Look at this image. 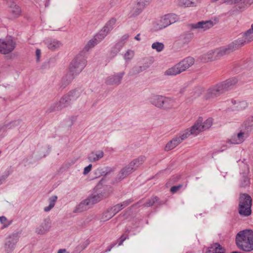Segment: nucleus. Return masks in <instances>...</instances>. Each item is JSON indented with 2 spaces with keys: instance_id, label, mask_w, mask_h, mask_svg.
Wrapping results in <instances>:
<instances>
[{
  "instance_id": "obj_1",
  "label": "nucleus",
  "mask_w": 253,
  "mask_h": 253,
  "mask_svg": "<svg viewBox=\"0 0 253 253\" xmlns=\"http://www.w3.org/2000/svg\"><path fill=\"white\" fill-rule=\"evenodd\" d=\"M237 83L238 80L233 78L213 85L206 91L205 98L207 100L215 98L231 89Z\"/></svg>"
},
{
  "instance_id": "obj_2",
  "label": "nucleus",
  "mask_w": 253,
  "mask_h": 253,
  "mask_svg": "<svg viewBox=\"0 0 253 253\" xmlns=\"http://www.w3.org/2000/svg\"><path fill=\"white\" fill-rule=\"evenodd\" d=\"M194 59L191 57H188L173 67L168 69L165 72L167 76H175L186 71L194 63Z\"/></svg>"
},
{
  "instance_id": "obj_3",
  "label": "nucleus",
  "mask_w": 253,
  "mask_h": 253,
  "mask_svg": "<svg viewBox=\"0 0 253 253\" xmlns=\"http://www.w3.org/2000/svg\"><path fill=\"white\" fill-rule=\"evenodd\" d=\"M252 200L251 196L246 193H241L239 198L238 211L242 216H248L251 214Z\"/></svg>"
},
{
  "instance_id": "obj_4",
  "label": "nucleus",
  "mask_w": 253,
  "mask_h": 253,
  "mask_svg": "<svg viewBox=\"0 0 253 253\" xmlns=\"http://www.w3.org/2000/svg\"><path fill=\"white\" fill-rule=\"evenodd\" d=\"M178 20L177 16L173 13H169L161 16L155 23L156 30H162L172 24L176 22Z\"/></svg>"
},
{
  "instance_id": "obj_5",
  "label": "nucleus",
  "mask_w": 253,
  "mask_h": 253,
  "mask_svg": "<svg viewBox=\"0 0 253 253\" xmlns=\"http://www.w3.org/2000/svg\"><path fill=\"white\" fill-rule=\"evenodd\" d=\"M86 64V61L84 57L82 54H79L71 62L69 70L78 75L84 68Z\"/></svg>"
},
{
  "instance_id": "obj_6",
  "label": "nucleus",
  "mask_w": 253,
  "mask_h": 253,
  "mask_svg": "<svg viewBox=\"0 0 253 253\" xmlns=\"http://www.w3.org/2000/svg\"><path fill=\"white\" fill-rule=\"evenodd\" d=\"M16 42L10 37L0 39V53L7 54L14 50Z\"/></svg>"
},
{
  "instance_id": "obj_7",
  "label": "nucleus",
  "mask_w": 253,
  "mask_h": 253,
  "mask_svg": "<svg viewBox=\"0 0 253 253\" xmlns=\"http://www.w3.org/2000/svg\"><path fill=\"white\" fill-rule=\"evenodd\" d=\"M132 202V200L128 199L124 201L121 204L115 205L113 207L111 208L109 211L104 213L103 216H105V217H103V219L104 220H107L110 219L119 211L129 205Z\"/></svg>"
},
{
  "instance_id": "obj_8",
  "label": "nucleus",
  "mask_w": 253,
  "mask_h": 253,
  "mask_svg": "<svg viewBox=\"0 0 253 253\" xmlns=\"http://www.w3.org/2000/svg\"><path fill=\"white\" fill-rule=\"evenodd\" d=\"M71 104L70 100L66 95H64L60 100L52 104L49 108L50 112L61 110L68 107Z\"/></svg>"
},
{
  "instance_id": "obj_9",
  "label": "nucleus",
  "mask_w": 253,
  "mask_h": 253,
  "mask_svg": "<svg viewBox=\"0 0 253 253\" xmlns=\"http://www.w3.org/2000/svg\"><path fill=\"white\" fill-rule=\"evenodd\" d=\"M236 243L239 249L245 252L253 250V238H236Z\"/></svg>"
},
{
  "instance_id": "obj_10",
  "label": "nucleus",
  "mask_w": 253,
  "mask_h": 253,
  "mask_svg": "<svg viewBox=\"0 0 253 253\" xmlns=\"http://www.w3.org/2000/svg\"><path fill=\"white\" fill-rule=\"evenodd\" d=\"M230 53H231L230 51L228 45H227L217 48L214 51H210L205 55V58H206V56H207L208 61L212 60L216 58L220 57Z\"/></svg>"
},
{
  "instance_id": "obj_11",
  "label": "nucleus",
  "mask_w": 253,
  "mask_h": 253,
  "mask_svg": "<svg viewBox=\"0 0 253 253\" xmlns=\"http://www.w3.org/2000/svg\"><path fill=\"white\" fill-rule=\"evenodd\" d=\"M213 26V22L211 20L201 21L197 23H192L188 25V27L191 30H198L201 31H205Z\"/></svg>"
},
{
  "instance_id": "obj_12",
  "label": "nucleus",
  "mask_w": 253,
  "mask_h": 253,
  "mask_svg": "<svg viewBox=\"0 0 253 253\" xmlns=\"http://www.w3.org/2000/svg\"><path fill=\"white\" fill-rule=\"evenodd\" d=\"M125 72H122L109 76L105 79V83L108 85L118 86L121 84Z\"/></svg>"
},
{
  "instance_id": "obj_13",
  "label": "nucleus",
  "mask_w": 253,
  "mask_h": 253,
  "mask_svg": "<svg viewBox=\"0 0 253 253\" xmlns=\"http://www.w3.org/2000/svg\"><path fill=\"white\" fill-rule=\"evenodd\" d=\"M22 121L21 120H14L8 123H5L0 127V140L4 137L7 129H13L21 126Z\"/></svg>"
},
{
  "instance_id": "obj_14",
  "label": "nucleus",
  "mask_w": 253,
  "mask_h": 253,
  "mask_svg": "<svg viewBox=\"0 0 253 253\" xmlns=\"http://www.w3.org/2000/svg\"><path fill=\"white\" fill-rule=\"evenodd\" d=\"M224 2L228 4L238 3L236 9L242 11L253 3V0H224Z\"/></svg>"
},
{
  "instance_id": "obj_15",
  "label": "nucleus",
  "mask_w": 253,
  "mask_h": 253,
  "mask_svg": "<svg viewBox=\"0 0 253 253\" xmlns=\"http://www.w3.org/2000/svg\"><path fill=\"white\" fill-rule=\"evenodd\" d=\"M175 100L173 98L162 96L159 109L168 110L174 107Z\"/></svg>"
},
{
  "instance_id": "obj_16",
  "label": "nucleus",
  "mask_w": 253,
  "mask_h": 253,
  "mask_svg": "<svg viewBox=\"0 0 253 253\" xmlns=\"http://www.w3.org/2000/svg\"><path fill=\"white\" fill-rule=\"evenodd\" d=\"M230 102L232 104L231 109L233 111H242L248 107V103L245 100H236L232 99Z\"/></svg>"
},
{
  "instance_id": "obj_17",
  "label": "nucleus",
  "mask_w": 253,
  "mask_h": 253,
  "mask_svg": "<svg viewBox=\"0 0 253 253\" xmlns=\"http://www.w3.org/2000/svg\"><path fill=\"white\" fill-rule=\"evenodd\" d=\"M51 226V221L50 218L47 217L43 220L40 225L37 228L36 232L40 235L43 234L46 232H48Z\"/></svg>"
},
{
  "instance_id": "obj_18",
  "label": "nucleus",
  "mask_w": 253,
  "mask_h": 253,
  "mask_svg": "<svg viewBox=\"0 0 253 253\" xmlns=\"http://www.w3.org/2000/svg\"><path fill=\"white\" fill-rule=\"evenodd\" d=\"M44 43L46 47L50 50H58L62 46V43L54 39L47 38L44 41Z\"/></svg>"
},
{
  "instance_id": "obj_19",
  "label": "nucleus",
  "mask_w": 253,
  "mask_h": 253,
  "mask_svg": "<svg viewBox=\"0 0 253 253\" xmlns=\"http://www.w3.org/2000/svg\"><path fill=\"white\" fill-rule=\"evenodd\" d=\"M247 135L245 132H240L236 134L233 135L230 139L227 141L229 144H239L244 141Z\"/></svg>"
},
{
  "instance_id": "obj_20",
  "label": "nucleus",
  "mask_w": 253,
  "mask_h": 253,
  "mask_svg": "<svg viewBox=\"0 0 253 253\" xmlns=\"http://www.w3.org/2000/svg\"><path fill=\"white\" fill-rule=\"evenodd\" d=\"M203 118L199 117L193 126L189 127L192 135L197 136L201 132L204 131L202 126Z\"/></svg>"
},
{
  "instance_id": "obj_21",
  "label": "nucleus",
  "mask_w": 253,
  "mask_h": 253,
  "mask_svg": "<svg viewBox=\"0 0 253 253\" xmlns=\"http://www.w3.org/2000/svg\"><path fill=\"white\" fill-rule=\"evenodd\" d=\"M146 6L141 1L137 0V2L134 3L131 7V15L134 17L137 16L142 12Z\"/></svg>"
},
{
  "instance_id": "obj_22",
  "label": "nucleus",
  "mask_w": 253,
  "mask_h": 253,
  "mask_svg": "<svg viewBox=\"0 0 253 253\" xmlns=\"http://www.w3.org/2000/svg\"><path fill=\"white\" fill-rule=\"evenodd\" d=\"M9 16L11 18H16L18 17L21 13L20 7L14 2H11L8 9Z\"/></svg>"
},
{
  "instance_id": "obj_23",
  "label": "nucleus",
  "mask_w": 253,
  "mask_h": 253,
  "mask_svg": "<svg viewBox=\"0 0 253 253\" xmlns=\"http://www.w3.org/2000/svg\"><path fill=\"white\" fill-rule=\"evenodd\" d=\"M132 169L133 168H131L129 164L125 166L118 172V179L120 180L124 179L134 172Z\"/></svg>"
},
{
  "instance_id": "obj_24",
  "label": "nucleus",
  "mask_w": 253,
  "mask_h": 253,
  "mask_svg": "<svg viewBox=\"0 0 253 253\" xmlns=\"http://www.w3.org/2000/svg\"><path fill=\"white\" fill-rule=\"evenodd\" d=\"M76 76L77 75L75 74L74 73L70 72V71L68 70V71L66 75L62 78L60 83L61 87L63 88L65 87L71 83Z\"/></svg>"
},
{
  "instance_id": "obj_25",
  "label": "nucleus",
  "mask_w": 253,
  "mask_h": 253,
  "mask_svg": "<svg viewBox=\"0 0 253 253\" xmlns=\"http://www.w3.org/2000/svg\"><path fill=\"white\" fill-rule=\"evenodd\" d=\"M103 194L101 193L92 194L89 195L86 199L88 202L90 207L93 205L98 203L101 201L103 198Z\"/></svg>"
},
{
  "instance_id": "obj_26",
  "label": "nucleus",
  "mask_w": 253,
  "mask_h": 253,
  "mask_svg": "<svg viewBox=\"0 0 253 253\" xmlns=\"http://www.w3.org/2000/svg\"><path fill=\"white\" fill-rule=\"evenodd\" d=\"M104 155V152L102 150L94 151L88 155L87 159L90 162H95L102 159Z\"/></svg>"
},
{
  "instance_id": "obj_27",
  "label": "nucleus",
  "mask_w": 253,
  "mask_h": 253,
  "mask_svg": "<svg viewBox=\"0 0 253 253\" xmlns=\"http://www.w3.org/2000/svg\"><path fill=\"white\" fill-rule=\"evenodd\" d=\"M225 249L219 243H213L208 247L206 253H225Z\"/></svg>"
},
{
  "instance_id": "obj_28",
  "label": "nucleus",
  "mask_w": 253,
  "mask_h": 253,
  "mask_svg": "<svg viewBox=\"0 0 253 253\" xmlns=\"http://www.w3.org/2000/svg\"><path fill=\"white\" fill-rule=\"evenodd\" d=\"M245 44L244 41L242 39H238L228 45L230 52L238 50Z\"/></svg>"
},
{
  "instance_id": "obj_29",
  "label": "nucleus",
  "mask_w": 253,
  "mask_h": 253,
  "mask_svg": "<svg viewBox=\"0 0 253 253\" xmlns=\"http://www.w3.org/2000/svg\"><path fill=\"white\" fill-rule=\"evenodd\" d=\"M146 160V158L143 156H140L138 158L133 159L128 164L133 170L135 171Z\"/></svg>"
},
{
  "instance_id": "obj_30",
  "label": "nucleus",
  "mask_w": 253,
  "mask_h": 253,
  "mask_svg": "<svg viewBox=\"0 0 253 253\" xmlns=\"http://www.w3.org/2000/svg\"><path fill=\"white\" fill-rule=\"evenodd\" d=\"M250 178L248 174L247 173L242 174L239 181V187L246 189L250 186Z\"/></svg>"
},
{
  "instance_id": "obj_31",
  "label": "nucleus",
  "mask_w": 253,
  "mask_h": 253,
  "mask_svg": "<svg viewBox=\"0 0 253 253\" xmlns=\"http://www.w3.org/2000/svg\"><path fill=\"white\" fill-rule=\"evenodd\" d=\"M200 1L201 0H179L178 4L184 7H195Z\"/></svg>"
},
{
  "instance_id": "obj_32",
  "label": "nucleus",
  "mask_w": 253,
  "mask_h": 253,
  "mask_svg": "<svg viewBox=\"0 0 253 253\" xmlns=\"http://www.w3.org/2000/svg\"><path fill=\"white\" fill-rule=\"evenodd\" d=\"M243 38L245 44L253 41V23L251 28L243 34Z\"/></svg>"
},
{
  "instance_id": "obj_33",
  "label": "nucleus",
  "mask_w": 253,
  "mask_h": 253,
  "mask_svg": "<svg viewBox=\"0 0 253 253\" xmlns=\"http://www.w3.org/2000/svg\"><path fill=\"white\" fill-rule=\"evenodd\" d=\"M90 208L91 207L90 205L85 199L83 200L80 203L79 205L76 206L74 211L76 212H81L87 210Z\"/></svg>"
},
{
  "instance_id": "obj_34",
  "label": "nucleus",
  "mask_w": 253,
  "mask_h": 253,
  "mask_svg": "<svg viewBox=\"0 0 253 253\" xmlns=\"http://www.w3.org/2000/svg\"><path fill=\"white\" fill-rule=\"evenodd\" d=\"M83 91L81 89H75L69 91L68 93L66 94V95L68 97V98L70 100L71 103L78 98H79L82 94Z\"/></svg>"
},
{
  "instance_id": "obj_35",
  "label": "nucleus",
  "mask_w": 253,
  "mask_h": 253,
  "mask_svg": "<svg viewBox=\"0 0 253 253\" xmlns=\"http://www.w3.org/2000/svg\"><path fill=\"white\" fill-rule=\"evenodd\" d=\"M181 143V142L177 136H176L166 144L165 150L167 151L171 150L174 149Z\"/></svg>"
},
{
  "instance_id": "obj_36",
  "label": "nucleus",
  "mask_w": 253,
  "mask_h": 253,
  "mask_svg": "<svg viewBox=\"0 0 253 253\" xmlns=\"http://www.w3.org/2000/svg\"><path fill=\"white\" fill-rule=\"evenodd\" d=\"M162 96V95L158 94H152L148 99L149 102L151 105L158 108H159V107L160 106Z\"/></svg>"
},
{
  "instance_id": "obj_37",
  "label": "nucleus",
  "mask_w": 253,
  "mask_h": 253,
  "mask_svg": "<svg viewBox=\"0 0 253 253\" xmlns=\"http://www.w3.org/2000/svg\"><path fill=\"white\" fill-rule=\"evenodd\" d=\"M17 242L16 238H9V240L5 243V249L7 252H11L14 248Z\"/></svg>"
},
{
  "instance_id": "obj_38",
  "label": "nucleus",
  "mask_w": 253,
  "mask_h": 253,
  "mask_svg": "<svg viewBox=\"0 0 253 253\" xmlns=\"http://www.w3.org/2000/svg\"><path fill=\"white\" fill-rule=\"evenodd\" d=\"M116 20L115 18H111L110 20H109L104 27L102 28V30H104L106 33L108 34L114 28L115 25L116 24Z\"/></svg>"
},
{
  "instance_id": "obj_39",
  "label": "nucleus",
  "mask_w": 253,
  "mask_h": 253,
  "mask_svg": "<svg viewBox=\"0 0 253 253\" xmlns=\"http://www.w3.org/2000/svg\"><path fill=\"white\" fill-rule=\"evenodd\" d=\"M236 237H253V231L251 229H245L239 232Z\"/></svg>"
},
{
  "instance_id": "obj_40",
  "label": "nucleus",
  "mask_w": 253,
  "mask_h": 253,
  "mask_svg": "<svg viewBox=\"0 0 253 253\" xmlns=\"http://www.w3.org/2000/svg\"><path fill=\"white\" fill-rule=\"evenodd\" d=\"M192 135L189 128H187L179 133L178 135H177L180 141L182 142L184 140L188 138L190 135Z\"/></svg>"
},
{
  "instance_id": "obj_41",
  "label": "nucleus",
  "mask_w": 253,
  "mask_h": 253,
  "mask_svg": "<svg viewBox=\"0 0 253 253\" xmlns=\"http://www.w3.org/2000/svg\"><path fill=\"white\" fill-rule=\"evenodd\" d=\"M107 35L108 34L102 29L98 34H97L94 37V38L98 43L101 41H102Z\"/></svg>"
},
{
  "instance_id": "obj_42",
  "label": "nucleus",
  "mask_w": 253,
  "mask_h": 253,
  "mask_svg": "<svg viewBox=\"0 0 253 253\" xmlns=\"http://www.w3.org/2000/svg\"><path fill=\"white\" fill-rule=\"evenodd\" d=\"M134 52L133 50L128 49L125 53L124 55V59L126 62H128L130 61L134 56Z\"/></svg>"
},
{
  "instance_id": "obj_43",
  "label": "nucleus",
  "mask_w": 253,
  "mask_h": 253,
  "mask_svg": "<svg viewBox=\"0 0 253 253\" xmlns=\"http://www.w3.org/2000/svg\"><path fill=\"white\" fill-rule=\"evenodd\" d=\"M212 125V119L211 118L207 119L206 121L203 122L202 121V126L205 130L208 129Z\"/></svg>"
},
{
  "instance_id": "obj_44",
  "label": "nucleus",
  "mask_w": 253,
  "mask_h": 253,
  "mask_svg": "<svg viewBox=\"0 0 253 253\" xmlns=\"http://www.w3.org/2000/svg\"><path fill=\"white\" fill-rule=\"evenodd\" d=\"M151 47L157 52H161L164 49V45L162 42H155L152 44Z\"/></svg>"
},
{
  "instance_id": "obj_45",
  "label": "nucleus",
  "mask_w": 253,
  "mask_h": 253,
  "mask_svg": "<svg viewBox=\"0 0 253 253\" xmlns=\"http://www.w3.org/2000/svg\"><path fill=\"white\" fill-rule=\"evenodd\" d=\"M192 36L189 34H184L180 37L179 40L184 44L188 43L190 42Z\"/></svg>"
},
{
  "instance_id": "obj_46",
  "label": "nucleus",
  "mask_w": 253,
  "mask_h": 253,
  "mask_svg": "<svg viewBox=\"0 0 253 253\" xmlns=\"http://www.w3.org/2000/svg\"><path fill=\"white\" fill-rule=\"evenodd\" d=\"M98 44L97 42L93 38L88 42L85 45L84 49L88 51L89 49L93 47L95 45Z\"/></svg>"
},
{
  "instance_id": "obj_47",
  "label": "nucleus",
  "mask_w": 253,
  "mask_h": 253,
  "mask_svg": "<svg viewBox=\"0 0 253 253\" xmlns=\"http://www.w3.org/2000/svg\"><path fill=\"white\" fill-rule=\"evenodd\" d=\"M123 46V42H118L113 47L111 51V52L114 53V55H116L117 53L120 51Z\"/></svg>"
},
{
  "instance_id": "obj_48",
  "label": "nucleus",
  "mask_w": 253,
  "mask_h": 253,
  "mask_svg": "<svg viewBox=\"0 0 253 253\" xmlns=\"http://www.w3.org/2000/svg\"><path fill=\"white\" fill-rule=\"evenodd\" d=\"M157 197H152L144 204V206L147 207H151L154 204V203H155L157 201Z\"/></svg>"
},
{
  "instance_id": "obj_49",
  "label": "nucleus",
  "mask_w": 253,
  "mask_h": 253,
  "mask_svg": "<svg viewBox=\"0 0 253 253\" xmlns=\"http://www.w3.org/2000/svg\"><path fill=\"white\" fill-rule=\"evenodd\" d=\"M0 222L4 227H7L11 224V222L9 221L4 216H0Z\"/></svg>"
},
{
  "instance_id": "obj_50",
  "label": "nucleus",
  "mask_w": 253,
  "mask_h": 253,
  "mask_svg": "<svg viewBox=\"0 0 253 253\" xmlns=\"http://www.w3.org/2000/svg\"><path fill=\"white\" fill-rule=\"evenodd\" d=\"M115 169L113 168H111L109 167H107L105 168V170L102 171V174L104 175H107L108 174L113 172L115 171Z\"/></svg>"
},
{
  "instance_id": "obj_51",
  "label": "nucleus",
  "mask_w": 253,
  "mask_h": 253,
  "mask_svg": "<svg viewBox=\"0 0 253 253\" xmlns=\"http://www.w3.org/2000/svg\"><path fill=\"white\" fill-rule=\"evenodd\" d=\"M57 197L56 196H53L50 197L48 199L49 205L54 207L55 203L57 201Z\"/></svg>"
},
{
  "instance_id": "obj_52",
  "label": "nucleus",
  "mask_w": 253,
  "mask_h": 253,
  "mask_svg": "<svg viewBox=\"0 0 253 253\" xmlns=\"http://www.w3.org/2000/svg\"><path fill=\"white\" fill-rule=\"evenodd\" d=\"M182 186L183 185L182 184H179L178 185L172 186L170 188V191L172 193H175L178 191Z\"/></svg>"
},
{
  "instance_id": "obj_53",
  "label": "nucleus",
  "mask_w": 253,
  "mask_h": 253,
  "mask_svg": "<svg viewBox=\"0 0 253 253\" xmlns=\"http://www.w3.org/2000/svg\"><path fill=\"white\" fill-rule=\"evenodd\" d=\"M92 165L89 164L88 166L85 167L84 169L83 173L84 175H86L88 174L91 170L92 168Z\"/></svg>"
},
{
  "instance_id": "obj_54",
  "label": "nucleus",
  "mask_w": 253,
  "mask_h": 253,
  "mask_svg": "<svg viewBox=\"0 0 253 253\" xmlns=\"http://www.w3.org/2000/svg\"><path fill=\"white\" fill-rule=\"evenodd\" d=\"M129 38L128 34H125L123 35L121 38L120 40L118 42H123V45L126 42L127 40Z\"/></svg>"
},
{
  "instance_id": "obj_55",
  "label": "nucleus",
  "mask_w": 253,
  "mask_h": 253,
  "mask_svg": "<svg viewBox=\"0 0 253 253\" xmlns=\"http://www.w3.org/2000/svg\"><path fill=\"white\" fill-rule=\"evenodd\" d=\"M41 55V51L40 49H37L36 50V56L37 62H39L40 60V57Z\"/></svg>"
},
{
  "instance_id": "obj_56",
  "label": "nucleus",
  "mask_w": 253,
  "mask_h": 253,
  "mask_svg": "<svg viewBox=\"0 0 253 253\" xmlns=\"http://www.w3.org/2000/svg\"><path fill=\"white\" fill-rule=\"evenodd\" d=\"M54 207L52 206L51 205H49L48 206L45 207L44 208V211L45 212H48L49 211Z\"/></svg>"
},
{
  "instance_id": "obj_57",
  "label": "nucleus",
  "mask_w": 253,
  "mask_h": 253,
  "mask_svg": "<svg viewBox=\"0 0 253 253\" xmlns=\"http://www.w3.org/2000/svg\"><path fill=\"white\" fill-rule=\"evenodd\" d=\"M227 143L226 144H224L222 145V147L220 149L218 150L217 151V152H223V151H224L225 150H226L227 149V148L228 147V145H227Z\"/></svg>"
},
{
  "instance_id": "obj_58",
  "label": "nucleus",
  "mask_w": 253,
  "mask_h": 253,
  "mask_svg": "<svg viewBox=\"0 0 253 253\" xmlns=\"http://www.w3.org/2000/svg\"><path fill=\"white\" fill-rule=\"evenodd\" d=\"M141 1L143 4H144L146 6L149 5L153 0H139Z\"/></svg>"
},
{
  "instance_id": "obj_59",
  "label": "nucleus",
  "mask_w": 253,
  "mask_h": 253,
  "mask_svg": "<svg viewBox=\"0 0 253 253\" xmlns=\"http://www.w3.org/2000/svg\"><path fill=\"white\" fill-rule=\"evenodd\" d=\"M149 65H147V66H143V67H140V71H142L143 70L146 69L147 68H148L149 67Z\"/></svg>"
},
{
  "instance_id": "obj_60",
  "label": "nucleus",
  "mask_w": 253,
  "mask_h": 253,
  "mask_svg": "<svg viewBox=\"0 0 253 253\" xmlns=\"http://www.w3.org/2000/svg\"><path fill=\"white\" fill-rule=\"evenodd\" d=\"M66 250L65 249H60L58 250L57 253H65Z\"/></svg>"
},
{
  "instance_id": "obj_61",
  "label": "nucleus",
  "mask_w": 253,
  "mask_h": 253,
  "mask_svg": "<svg viewBox=\"0 0 253 253\" xmlns=\"http://www.w3.org/2000/svg\"><path fill=\"white\" fill-rule=\"evenodd\" d=\"M140 34H137L135 37H134V39L137 40V41H140Z\"/></svg>"
},
{
  "instance_id": "obj_62",
  "label": "nucleus",
  "mask_w": 253,
  "mask_h": 253,
  "mask_svg": "<svg viewBox=\"0 0 253 253\" xmlns=\"http://www.w3.org/2000/svg\"><path fill=\"white\" fill-rule=\"evenodd\" d=\"M115 246V244H113L111 246L110 248L106 250V252H109L111 251V249Z\"/></svg>"
},
{
  "instance_id": "obj_63",
  "label": "nucleus",
  "mask_w": 253,
  "mask_h": 253,
  "mask_svg": "<svg viewBox=\"0 0 253 253\" xmlns=\"http://www.w3.org/2000/svg\"><path fill=\"white\" fill-rule=\"evenodd\" d=\"M124 240H125V239H124V240H123L119 242V244H118V246H121V245H122V244H123V242H124Z\"/></svg>"
},
{
  "instance_id": "obj_64",
  "label": "nucleus",
  "mask_w": 253,
  "mask_h": 253,
  "mask_svg": "<svg viewBox=\"0 0 253 253\" xmlns=\"http://www.w3.org/2000/svg\"><path fill=\"white\" fill-rule=\"evenodd\" d=\"M184 91V88H182V89H181L180 90V92L181 93H182Z\"/></svg>"
}]
</instances>
